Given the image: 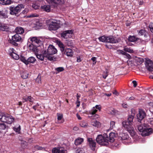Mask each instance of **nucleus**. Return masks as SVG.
Segmentation results:
<instances>
[{"label": "nucleus", "instance_id": "nucleus-35", "mask_svg": "<svg viewBox=\"0 0 153 153\" xmlns=\"http://www.w3.org/2000/svg\"><path fill=\"white\" fill-rule=\"evenodd\" d=\"M117 53L119 54H122L126 56H130V55L126 53V52L124 51L123 50H118L117 51Z\"/></svg>", "mask_w": 153, "mask_h": 153}, {"label": "nucleus", "instance_id": "nucleus-15", "mask_svg": "<svg viewBox=\"0 0 153 153\" xmlns=\"http://www.w3.org/2000/svg\"><path fill=\"white\" fill-rule=\"evenodd\" d=\"M14 49L13 48H10L9 49L8 52L10 56L15 59H19V55L14 53Z\"/></svg>", "mask_w": 153, "mask_h": 153}, {"label": "nucleus", "instance_id": "nucleus-13", "mask_svg": "<svg viewBox=\"0 0 153 153\" xmlns=\"http://www.w3.org/2000/svg\"><path fill=\"white\" fill-rule=\"evenodd\" d=\"M62 54H65L68 56L72 57L74 55V51L71 48H66L62 53Z\"/></svg>", "mask_w": 153, "mask_h": 153}, {"label": "nucleus", "instance_id": "nucleus-46", "mask_svg": "<svg viewBox=\"0 0 153 153\" xmlns=\"http://www.w3.org/2000/svg\"><path fill=\"white\" fill-rule=\"evenodd\" d=\"M149 27L150 28V30L152 33H153V23L152 22H150Z\"/></svg>", "mask_w": 153, "mask_h": 153}, {"label": "nucleus", "instance_id": "nucleus-44", "mask_svg": "<svg viewBox=\"0 0 153 153\" xmlns=\"http://www.w3.org/2000/svg\"><path fill=\"white\" fill-rule=\"evenodd\" d=\"M85 151L83 148H79L76 150V153H85Z\"/></svg>", "mask_w": 153, "mask_h": 153}, {"label": "nucleus", "instance_id": "nucleus-29", "mask_svg": "<svg viewBox=\"0 0 153 153\" xmlns=\"http://www.w3.org/2000/svg\"><path fill=\"white\" fill-rule=\"evenodd\" d=\"M129 41L131 42H134L138 40V38L136 37L135 36H130L128 37Z\"/></svg>", "mask_w": 153, "mask_h": 153}, {"label": "nucleus", "instance_id": "nucleus-23", "mask_svg": "<svg viewBox=\"0 0 153 153\" xmlns=\"http://www.w3.org/2000/svg\"><path fill=\"white\" fill-rule=\"evenodd\" d=\"M137 32L139 35L142 36L144 35L145 37H147L148 35V33L145 30L141 29L140 30H138Z\"/></svg>", "mask_w": 153, "mask_h": 153}, {"label": "nucleus", "instance_id": "nucleus-27", "mask_svg": "<svg viewBox=\"0 0 153 153\" xmlns=\"http://www.w3.org/2000/svg\"><path fill=\"white\" fill-rule=\"evenodd\" d=\"M51 55L47 54L46 51H44V56H45V57L47 58L48 60L50 61H53V57L51 56Z\"/></svg>", "mask_w": 153, "mask_h": 153}, {"label": "nucleus", "instance_id": "nucleus-8", "mask_svg": "<svg viewBox=\"0 0 153 153\" xmlns=\"http://www.w3.org/2000/svg\"><path fill=\"white\" fill-rule=\"evenodd\" d=\"M87 141L88 142V144L90 148L92 150L94 151L96 147V144L94 139L92 138H88Z\"/></svg>", "mask_w": 153, "mask_h": 153}, {"label": "nucleus", "instance_id": "nucleus-63", "mask_svg": "<svg viewBox=\"0 0 153 153\" xmlns=\"http://www.w3.org/2000/svg\"><path fill=\"white\" fill-rule=\"evenodd\" d=\"M95 107L96 109L100 110L101 108V107L100 106V105H97L95 106Z\"/></svg>", "mask_w": 153, "mask_h": 153}, {"label": "nucleus", "instance_id": "nucleus-61", "mask_svg": "<svg viewBox=\"0 0 153 153\" xmlns=\"http://www.w3.org/2000/svg\"><path fill=\"white\" fill-rule=\"evenodd\" d=\"M132 83L133 84V86L134 87H136L137 85V82L135 80H134L132 81Z\"/></svg>", "mask_w": 153, "mask_h": 153}, {"label": "nucleus", "instance_id": "nucleus-14", "mask_svg": "<svg viewBox=\"0 0 153 153\" xmlns=\"http://www.w3.org/2000/svg\"><path fill=\"white\" fill-rule=\"evenodd\" d=\"M107 42L111 43H116L118 42L116 37L113 36H107Z\"/></svg>", "mask_w": 153, "mask_h": 153}, {"label": "nucleus", "instance_id": "nucleus-17", "mask_svg": "<svg viewBox=\"0 0 153 153\" xmlns=\"http://www.w3.org/2000/svg\"><path fill=\"white\" fill-rule=\"evenodd\" d=\"M73 33L72 30H68L64 31L61 34V36L64 39H67V34H71Z\"/></svg>", "mask_w": 153, "mask_h": 153}, {"label": "nucleus", "instance_id": "nucleus-58", "mask_svg": "<svg viewBox=\"0 0 153 153\" xmlns=\"http://www.w3.org/2000/svg\"><path fill=\"white\" fill-rule=\"evenodd\" d=\"M149 68H147V69L149 71H152L153 70V65L152 66H149Z\"/></svg>", "mask_w": 153, "mask_h": 153}, {"label": "nucleus", "instance_id": "nucleus-19", "mask_svg": "<svg viewBox=\"0 0 153 153\" xmlns=\"http://www.w3.org/2000/svg\"><path fill=\"white\" fill-rule=\"evenodd\" d=\"M23 102L29 101L30 102H32L33 101V99L31 96H27L24 97L22 98Z\"/></svg>", "mask_w": 153, "mask_h": 153}, {"label": "nucleus", "instance_id": "nucleus-55", "mask_svg": "<svg viewBox=\"0 0 153 153\" xmlns=\"http://www.w3.org/2000/svg\"><path fill=\"white\" fill-rule=\"evenodd\" d=\"M35 148L36 149L38 150H41L44 149L43 148H42V147L38 146H35Z\"/></svg>", "mask_w": 153, "mask_h": 153}, {"label": "nucleus", "instance_id": "nucleus-53", "mask_svg": "<svg viewBox=\"0 0 153 153\" xmlns=\"http://www.w3.org/2000/svg\"><path fill=\"white\" fill-rule=\"evenodd\" d=\"M32 7L35 10L38 9L40 7L39 6L37 5L36 4H33L32 5Z\"/></svg>", "mask_w": 153, "mask_h": 153}, {"label": "nucleus", "instance_id": "nucleus-24", "mask_svg": "<svg viewBox=\"0 0 153 153\" xmlns=\"http://www.w3.org/2000/svg\"><path fill=\"white\" fill-rule=\"evenodd\" d=\"M16 34H22L24 32V30L21 27H16L15 30Z\"/></svg>", "mask_w": 153, "mask_h": 153}, {"label": "nucleus", "instance_id": "nucleus-51", "mask_svg": "<svg viewBox=\"0 0 153 153\" xmlns=\"http://www.w3.org/2000/svg\"><path fill=\"white\" fill-rule=\"evenodd\" d=\"M5 5H9L13 3V1L11 0H5Z\"/></svg>", "mask_w": 153, "mask_h": 153}, {"label": "nucleus", "instance_id": "nucleus-64", "mask_svg": "<svg viewBox=\"0 0 153 153\" xmlns=\"http://www.w3.org/2000/svg\"><path fill=\"white\" fill-rule=\"evenodd\" d=\"M149 110L153 114V105L150 108Z\"/></svg>", "mask_w": 153, "mask_h": 153}, {"label": "nucleus", "instance_id": "nucleus-1", "mask_svg": "<svg viewBox=\"0 0 153 153\" xmlns=\"http://www.w3.org/2000/svg\"><path fill=\"white\" fill-rule=\"evenodd\" d=\"M131 111V114L128 115L127 120L123 121L122 124L124 128L129 132L132 137H133L135 134L132 126L133 120L134 117L135 111L134 109H132Z\"/></svg>", "mask_w": 153, "mask_h": 153}, {"label": "nucleus", "instance_id": "nucleus-21", "mask_svg": "<svg viewBox=\"0 0 153 153\" xmlns=\"http://www.w3.org/2000/svg\"><path fill=\"white\" fill-rule=\"evenodd\" d=\"M41 8L43 11H45L47 12H49L51 11V7L50 5H45L41 6Z\"/></svg>", "mask_w": 153, "mask_h": 153}, {"label": "nucleus", "instance_id": "nucleus-38", "mask_svg": "<svg viewBox=\"0 0 153 153\" xmlns=\"http://www.w3.org/2000/svg\"><path fill=\"white\" fill-rule=\"evenodd\" d=\"M46 1L49 4H56L57 3V0H46Z\"/></svg>", "mask_w": 153, "mask_h": 153}, {"label": "nucleus", "instance_id": "nucleus-31", "mask_svg": "<svg viewBox=\"0 0 153 153\" xmlns=\"http://www.w3.org/2000/svg\"><path fill=\"white\" fill-rule=\"evenodd\" d=\"M42 54H37L36 55V57L37 58L42 61H43L44 59V57H45L44 56V51H42Z\"/></svg>", "mask_w": 153, "mask_h": 153}, {"label": "nucleus", "instance_id": "nucleus-47", "mask_svg": "<svg viewBox=\"0 0 153 153\" xmlns=\"http://www.w3.org/2000/svg\"><path fill=\"white\" fill-rule=\"evenodd\" d=\"M110 128L111 129L115 127V122L111 121L110 122Z\"/></svg>", "mask_w": 153, "mask_h": 153}, {"label": "nucleus", "instance_id": "nucleus-10", "mask_svg": "<svg viewBox=\"0 0 153 153\" xmlns=\"http://www.w3.org/2000/svg\"><path fill=\"white\" fill-rule=\"evenodd\" d=\"M116 134L114 132H111L109 134V136L106 133L104 134V137L106 138L108 140V142H110L111 143L113 142L114 140V137H116Z\"/></svg>", "mask_w": 153, "mask_h": 153}, {"label": "nucleus", "instance_id": "nucleus-49", "mask_svg": "<svg viewBox=\"0 0 153 153\" xmlns=\"http://www.w3.org/2000/svg\"><path fill=\"white\" fill-rule=\"evenodd\" d=\"M30 50H32L33 51H35L36 48L34 46H33L31 44H30L28 46Z\"/></svg>", "mask_w": 153, "mask_h": 153}, {"label": "nucleus", "instance_id": "nucleus-7", "mask_svg": "<svg viewBox=\"0 0 153 153\" xmlns=\"http://www.w3.org/2000/svg\"><path fill=\"white\" fill-rule=\"evenodd\" d=\"M146 127L144 129V131L141 133V134L143 136L149 135L153 133L152 129L150 128L148 124L146 125Z\"/></svg>", "mask_w": 153, "mask_h": 153}, {"label": "nucleus", "instance_id": "nucleus-16", "mask_svg": "<svg viewBox=\"0 0 153 153\" xmlns=\"http://www.w3.org/2000/svg\"><path fill=\"white\" fill-rule=\"evenodd\" d=\"M8 11L7 9H4V10H0V18L1 19H6L8 17Z\"/></svg>", "mask_w": 153, "mask_h": 153}, {"label": "nucleus", "instance_id": "nucleus-39", "mask_svg": "<svg viewBox=\"0 0 153 153\" xmlns=\"http://www.w3.org/2000/svg\"><path fill=\"white\" fill-rule=\"evenodd\" d=\"M3 123H0V129L4 130L7 127L6 125Z\"/></svg>", "mask_w": 153, "mask_h": 153}, {"label": "nucleus", "instance_id": "nucleus-36", "mask_svg": "<svg viewBox=\"0 0 153 153\" xmlns=\"http://www.w3.org/2000/svg\"><path fill=\"white\" fill-rule=\"evenodd\" d=\"M91 124L93 126L98 127L100 125V123L96 120H93L91 123Z\"/></svg>", "mask_w": 153, "mask_h": 153}, {"label": "nucleus", "instance_id": "nucleus-41", "mask_svg": "<svg viewBox=\"0 0 153 153\" xmlns=\"http://www.w3.org/2000/svg\"><path fill=\"white\" fill-rule=\"evenodd\" d=\"M97 111V110L94 107H93L92 109L89 111V114L91 115H94Z\"/></svg>", "mask_w": 153, "mask_h": 153}, {"label": "nucleus", "instance_id": "nucleus-62", "mask_svg": "<svg viewBox=\"0 0 153 153\" xmlns=\"http://www.w3.org/2000/svg\"><path fill=\"white\" fill-rule=\"evenodd\" d=\"M122 106L124 108H127L128 105L127 104L124 103L122 104Z\"/></svg>", "mask_w": 153, "mask_h": 153}, {"label": "nucleus", "instance_id": "nucleus-4", "mask_svg": "<svg viewBox=\"0 0 153 153\" xmlns=\"http://www.w3.org/2000/svg\"><path fill=\"white\" fill-rule=\"evenodd\" d=\"M97 142L99 144L103 146H106L108 145V140L106 138L104 137V134L98 135L96 139Z\"/></svg>", "mask_w": 153, "mask_h": 153}, {"label": "nucleus", "instance_id": "nucleus-42", "mask_svg": "<svg viewBox=\"0 0 153 153\" xmlns=\"http://www.w3.org/2000/svg\"><path fill=\"white\" fill-rule=\"evenodd\" d=\"M36 82L38 83H41V76L40 74H38L37 77L36 79Z\"/></svg>", "mask_w": 153, "mask_h": 153}, {"label": "nucleus", "instance_id": "nucleus-43", "mask_svg": "<svg viewBox=\"0 0 153 153\" xmlns=\"http://www.w3.org/2000/svg\"><path fill=\"white\" fill-rule=\"evenodd\" d=\"M56 115L57 116V119L58 120H61L63 118V116L62 114L57 113Z\"/></svg>", "mask_w": 153, "mask_h": 153}, {"label": "nucleus", "instance_id": "nucleus-33", "mask_svg": "<svg viewBox=\"0 0 153 153\" xmlns=\"http://www.w3.org/2000/svg\"><path fill=\"white\" fill-rule=\"evenodd\" d=\"M20 60L22 62L24 63L25 65H27L28 63L27 62V59H26L22 55H21L20 57H19Z\"/></svg>", "mask_w": 153, "mask_h": 153}, {"label": "nucleus", "instance_id": "nucleus-25", "mask_svg": "<svg viewBox=\"0 0 153 153\" xmlns=\"http://www.w3.org/2000/svg\"><path fill=\"white\" fill-rule=\"evenodd\" d=\"M84 141V139L82 138L78 137L77 138L74 142L76 145H78L81 144Z\"/></svg>", "mask_w": 153, "mask_h": 153}, {"label": "nucleus", "instance_id": "nucleus-50", "mask_svg": "<svg viewBox=\"0 0 153 153\" xmlns=\"http://www.w3.org/2000/svg\"><path fill=\"white\" fill-rule=\"evenodd\" d=\"M124 50L126 52H128L130 53H133V51L132 50H131L128 48H124Z\"/></svg>", "mask_w": 153, "mask_h": 153}, {"label": "nucleus", "instance_id": "nucleus-54", "mask_svg": "<svg viewBox=\"0 0 153 153\" xmlns=\"http://www.w3.org/2000/svg\"><path fill=\"white\" fill-rule=\"evenodd\" d=\"M148 123L153 125V118H149L148 120Z\"/></svg>", "mask_w": 153, "mask_h": 153}, {"label": "nucleus", "instance_id": "nucleus-3", "mask_svg": "<svg viewBox=\"0 0 153 153\" xmlns=\"http://www.w3.org/2000/svg\"><path fill=\"white\" fill-rule=\"evenodd\" d=\"M24 6L23 4H19L16 7L11 6L9 7L10 14L12 15H15L19 16L18 13L20 12L21 10L24 8Z\"/></svg>", "mask_w": 153, "mask_h": 153}, {"label": "nucleus", "instance_id": "nucleus-56", "mask_svg": "<svg viewBox=\"0 0 153 153\" xmlns=\"http://www.w3.org/2000/svg\"><path fill=\"white\" fill-rule=\"evenodd\" d=\"M91 60L93 61L94 62L93 63V65H94L96 63V62L95 61L96 60V57H93L91 58Z\"/></svg>", "mask_w": 153, "mask_h": 153}, {"label": "nucleus", "instance_id": "nucleus-34", "mask_svg": "<svg viewBox=\"0 0 153 153\" xmlns=\"http://www.w3.org/2000/svg\"><path fill=\"white\" fill-rule=\"evenodd\" d=\"M28 12V10L27 9H25L19 15V16H21L22 18H25L26 16L25 14H26Z\"/></svg>", "mask_w": 153, "mask_h": 153}, {"label": "nucleus", "instance_id": "nucleus-9", "mask_svg": "<svg viewBox=\"0 0 153 153\" xmlns=\"http://www.w3.org/2000/svg\"><path fill=\"white\" fill-rule=\"evenodd\" d=\"M59 27V24L56 22H52L48 25V29L50 30H56Z\"/></svg>", "mask_w": 153, "mask_h": 153}, {"label": "nucleus", "instance_id": "nucleus-12", "mask_svg": "<svg viewBox=\"0 0 153 153\" xmlns=\"http://www.w3.org/2000/svg\"><path fill=\"white\" fill-rule=\"evenodd\" d=\"M30 40L31 42L32 45L36 48L38 46V44L41 42V41L36 37H33L30 38Z\"/></svg>", "mask_w": 153, "mask_h": 153}, {"label": "nucleus", "instance_id": "nucleus-57", "mask_svg": "<svg viewBox=\"0 0 153 153\" xmlns=\"http://www.w3.org/2000/svg\"><path fill=\"white\" fill-rule=\"evenodd\" d=\"M76 107H79L80 106V102L79 100H77L76 102Z\"/></svg>", "mask_w": 153, "mask_h": 153}, {"label": "nucleus", "instance_id": "nucleus-32", "mask_svg": "<svg viewBox=\"0 0 153 153\" xmlns=\"http://www.w3.org/2000/svg\"><path fill=\"white\" fill-rule=\"evenodd\" d=\"M98 39L100 42H107V36L104 35L100 36L98 38Z\"/></svg>", "mask_w": 153, "mask_h": 153}, {"label": "nucleus", "instance_id": "nucleus-45", "mask_svg": "<svg viewBox=\"0 0 153 153\" xmlns=\"http://www.w3.org/2000/svg\"><path fill=\"white\" fill-rule=\"evenodd\" d=\"M28 74L27 73H23L21 75V77L23 79H27L28 78Z\"/></svg>", "mask_w": 153, "mask_h": 153}, {"label": "nucleus", "instance_id": "nucleus-30", "mask_svg": "<svg viewBox=\"0 0 153 153\" xmlns=\"http://www.w3.org/2000/svg\"><path fill=\"white\" fill-rule=\"evenodd\" d=\"M145 65L147 69L149 68V66L153 65V63L150 60H148L145 62Z\"/></svg>", "mask_w": 153, "mask_h": 153}, {"label": "nucleus", "instance_id": "nucleus-2", "mask_svg": "<svg viewBox=\"0 0 153 153\" xmlns=\"http://www.w3.org/2000/svg\"><path fill=\"white\" fill-rule=\"evenodd\" d=\"M14 118L10 115L4 113L0 112V121L8 124H11Z\"/></svg>", "mask_w": 153, "mask_h": 153}, {"label": "nucleus", "instance_id": "nucleus-11", "mask_svg": "<svg viewBox=\"0 0 153 153\" xmlns=\"http://www.w3.org/2000/svg\"><path fill=\"white\" fill-rule=\"evenodd\" d=\"M47 51V54L53 55L56 53L57 50L52 45H51L48 47Z\"/></svg>", "mask_w": 153, "mask_h": 153}, {"label": "nucleus", "instance_id": "nucleus-60", "mask_svg": "<svg viewBox=\"0 0 153 153\" xmlns=\"http://www.w3.org/2000/svg\"><path fill=\"white\" fill-rule=\"evenodd\" d=\"M135 98L133 97H131L129 98H128V97H127L126 98V99L127 100H133Z\"/></svg>", "mask_w": 153, "mask_h": 153}, {"label": "nucleus", "instance_id": "nucleus-6", "mask_svg": "<svg viewBox=\"0 0 153 153\" xmlns=\"http://www.w3.org/2000/svg\"><path fill=\"white\" fill-rule=\"evenodd\" d=\"M139 113L137 114V117L138 121L141 123L142 120L146 117V114L145 111L142 109H139Z\"/></svg>", "mask_w": 153, "mask_h": 153}, {"label": "nucleus", "instance_id": "nucleus-48", "mask_svg": "<svg viewBox=\"0 0 153 153\" xmlns=\"http://www.w3.org/2000/svg\"><path fill=\"white\" fill-rule=\"evenodd\" d=\"M55 70L57 71L58 72H59L64 71V68L62 67H59L56 68Z\"/></svg>", "mask_w": 153, "mask_h": 153}, {"label": "nucleus", "instance_id": "nucleus-52", "mask_svg": "<svg viewBox=\"0 0 153 153\" xmlns=\"http://www.w3.org/2000/svg\"><path fill=\"white\" fill-rule=\"evenodd\" d=\"M66 44L68 46H72L73 43L71 41H67Z\"/></svg>", "mask_w": 153, "mask_h": 153}, {"label": "nucleus", "instance_id": "nucleus-22", "mask_svg": "<svg viewBox=\"0 0 153 153\" xmlns=\"http://www.w3.org/2000/svg\"><path fill=\"white\" fill-rule=\"evenodd\" d=\"M9 29L8 25L6 24L0 23V30L2 31H7Z\"/></svg>", "mask_w": 153, "mask_h": 153}, {"label": "nucleus", "instance_id": "nucleus-40", "mask_svg": "<svg viewBox=\"0 0 153 153\" xmlns=\"http://www.w3.org/2000/svg\"><path fill=\"white\" fill-rule=\"evenodd\" d=\"M80 125L82 127H85L87 126L88 124L86 122L83 121L80 123Z\"/></svg>", "mask_w": 153, "mask_h": 153}, {"label": "nucleus", "instance_id": "nucleus-28", "mask_svg": "<svg viewBox=\"0 0 153 153\" xmlns=\"http://www.w3.org/2000/svg\"><path fill=\"white\" fill-rule=\"evenodd\" d=\"M36 61V59L33 56H30L27 59V62L28 64L30 63H34Z\"/></svg>", "mask_w": 153, "mask_h": 153}, {"label": "nucleus", "instance_id": "nucleus-18", "mask_svg": "<svg viewBox=\"0 0 153 153\" xmlns=\"http://www.w3.org/2000/svg\"><path fill=\"white\" fill-rule=\"evenodd\" d=\"M65 151L63 148H54L52 149L53 153H65Z\"/></svg>", "mask_w": 153, "mask_h": 153}, {"label": "nucleus", "instance_id": "nucleus-5", "mask_svg": "<svg viewBox=\"0 0 153 153\" xmlns=\"http://www.w3.org/2000/svg\"><path fill=\"white\" fill-rule=\"evenodd\" d=\"M22 42L21 37L19 34H16L12 36V39L10 40L9 42L15 46H17V42Z\"/></svg>", "mask_w": 153, "mask_h": 153}, {"label": "nucleus", "instance_id": "nucleus-37", "mask_svg": "<svg viewBox=\"0 0 153 153\" xmlns=\"http://www.w3.org/2000/svg\"><path fill=\"white\" fill-rule=\"evenodd\" d=\"M13 130L16 132L19 133V132L21 129L20 126L19 125H16L15 126L13 127Z\"/></svg>", "mask_w": 153, "mask_h": 153}, {"label": "nucleus", "instance_id": "nucleus-59", "mask_svg": "<svg viewBox=\"0 0 153 153\" xmlns=\"http://www.w3.org/2000/svg\"><path fill=\"white\" fill-rule=\"evenodd\" d=\"M5 0H0V4L3 5H5Z\"/></svg>", "mask_w": 153, "mask_h": 153}, {"label": "nucleus", "instance_id": "nucleus-20", "mask_svg": "<svg viewBox=\"0 0 153 153\" xmlns=\"http://www.w3.org/2000/svg\"><path fill=\"white\" fill-rule=\"evenodd\" d=\"M56 43L60 48V51L62 53L65 49L64 45L63 43L59 40H57Z\"/></svg>", "mask_w": 153, "mask_h": 153}, {"label": "nucleus", "instance_id": "nucleus-26", "mask_svg": "<svg viewBox=\"0 0 153 153\" xmlns=\"http://www.w3.org/2000/svg\"><path fill=\"white\" fill-rule=\"evenodd\" d=\"M146 125H147V124L144 123L142 125H141L138 126L137 128L139 131L142 133L144 131V129L146 127H146Z\"/></svg>", "mask_w": 153, "mask_h": 153}]
</instances>
